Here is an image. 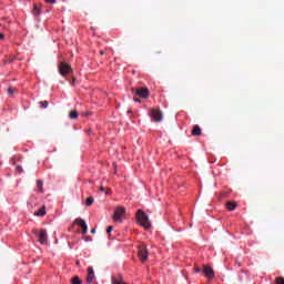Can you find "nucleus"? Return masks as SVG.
<instances>
[{
	"instance_id": "1",
	"label": "nucleus",
	"mask_w": 284,
	"mask_h": 284,
	"mask_svg": "<svg viewBox=\"0 0 284 284\" xmlns=\"http://www.w3.org/2000/svg\"><path fill=\"white\" fill-rule=\"evenodd\" d=\"M136 219L139 224L144 227V230H150L152 227V223L150 222V217L148 214L141 210L138 211L136 213Z\"/></svg>"
},
{
	"instance_id": "2",
	"label": "nucleus",
	"mask_w": 284,
	"mask_h": 284,
	"mask_svg": "<svg viewBox=\"0 0 284 284\" xmlns=\"http://www.w3.org/2000/svg\"><path fill=\"white\" fill-rule=\"evenodd\" d=\"M124 217H125V207L118 206L113 214V221H115V223H123Z\"/></svg>"
},
{
	"instance_id": "3",
	"label": "nucleus",
	"mask_w": 284,
	"mask_h": 284,
	"mask_svg": "<svg viewBox=\"0 0 284 284\" xmlns=\"http://www.w3.org/2000/svg\"><path fill=\"white\" fill-rule=\"evenodd\" d=\"M59 72L61 77H68V74H72V67L65 62H60Z\"/></svg>"
},
{
	"instance_id": "4",
	"label": "nucleus",
	"mask_w": 284,
	"mask_h": 284,
	"mask_svg": "<svg viewBox=\"0 0 284 284\" xmlns=\"http://www.w3.org/2000/svg\"><path fill=\"white\" fill-rule=\"evenodd\" d=\"M138 256L142 263L148 261V246L145 244H141L138 248Z\"/></svg>"
},
{
	"instance_id": "5",
	"label": "nucleus",
	"mask_w": 284,
	"mask_h": 284,
	"mask_svg": "<svg viewBox=\"0 0 284 284\" xmlns=\"http://www.w3.org/2000/svg\"><path fill=\"white\" fill-rule=\"evenodd\" d=\"M132 92L141 97V99H148L150 97V89L148 88L132 89Z\"/></svg>"
},
{
	"instance_id": "6",
	"label": "nucleus",
	"mask_w": 284,
	"mask_h": 284,
	"mask_svg": "<svg viewBox=\"0 0 284 284\" xmlns=\"http://www.w3.org/2000/svg\"><path fill=\"white\" fill-rule=\"evenodd\" d=\"M150 116L155 121V123H160V121H163V113L159 109H151Z\"/></svg>"
},
{
	"instance_id": "7",
	"label": "nucleus",
	"mask_w": 284,
	"mask_h": 284,
	"mask_svg": "<svg viewBox=\"0 0 284 284\" xmlns=\"http://www.w3.org/2000/svg\"><path fill=\"white\" fill-rule=\"evenodd\" d=\"M38 241L41 245H48V231H45V229L39 231Z\"/></svg>"
},
{
	"instance_id": "8",
	"label": "nucleus",
	"mask_w": 284,
	"mask_h": 284,
	"mask_svg": "<svg viewBox=\"0 0 284 284\" xmlns=\"http://www.w3.org/2000/svg\"><path fill=\"white\" fill-rule=\"evenodd\" d=\"M202 272L205 275V277L209 278V281H212V278H214V268H212V266L203 265Z\"/></svg>"
},
{
	"instance_id": "9",
	"label": "nucleus",
	"mask_w": 284,
	"mask_h": 284,
	"mask_svg": "<svg viewBox=\"0 0 284 284\" xmlns=\"http://www.w3.org/2000/svg\"><path fill=\"white\" fill-rule=\"evenodd\" d=\"M95 276H94V268H92V266L88 267V276H87V283L88 284H93L95 281Z\"/></svg>"
},
{
	"instance_id": "10",
	"label": "nucleus",
	"mask_w": 284,
	"mask_h": 284,
	"mask_svg": "<svg viewBox=\"0 0 284 284\" xmlns=\"http://www.w3.org/2000/svg\"><path fill=\"white\" fill-rule=\"evenodd\" d=\"M11 161H12L13 165H16V172L18 174H21V172H23V168L20 164H17V163H19V161H21V158L16 156Z\"/></svg>"
},
{
	"instance_id": "11",
	"label": "nucleus",
	"mask_w": 284,
	"mask_h": 284,
	"mask_svg": "<svg viewBox=\"0 0 284 284\" xmlns=\"http://www.w3.org/2000/svg\"><path fill=\"white\" fill-rule=\"evenodd\" d=\"M192 136H201V126L199 124L193 126Z\"/></svg>"
},
{
	"instance_id": "12",
	"label": "nucleus",
	"mask_w": 284,
	"mask_h": 284,
	"mask_svg": "<svg viewBox=\"0 0 284 284\" xmlns=\"http://www.w3.org/2000/svg\"><path fill=\"white\" fill-rule=\"evenodd\" d=\"M74 223H75V225H79L81 229L88 226V224H85V221L82 219H75Z\"/></svg>"
},
{
	"instance_id": "13",
	"label": "nucleus",
	"mask_w": 284,
	"mask_h": 284,
	"mask_svg": "<svg viewBox=\"0 0 284 284\" xmlns=\"http://www.w3.org/2000/svg\"><path fill=\"white\" fill-rule=\"evenodd\" d=\"M226 207L230 212H234L236 210V202H227Z\"/></svg>"
},
{
	"instance_id": "14",
	"label": "nucleus",
	"mask_w": 284,
	"mask_h": 284,
	"mask_svg": "<svg viewBox=\"0 0 284 284\" xmlns=\"http://www.w3.org/2000/svg\"><path fill=\"white\" fill-rule=\"evenodd\" d=\"M47 210L45 205H42L38 211H37V216H45Z\"/></svg>"
},
{
	"instance_id": "15",
	"label": "nucleus",
	"mask_w": 284,
	"mask_h": 284,
	"mask_svg": "<svg viewBox=\"0 0 284 284\" xmlns=\"http://www.w3.org/2000/svg\"><path fill=\"white\" fill-rule=\"evenodd\" d=\"M38 104L41 110H45V108H48V105H50V103L48 101H41Z\"/></svg>"
},
{
	"instance_id": "16",
	"label": "nucleus",
	"mask_w": 284,
	"mask_h": 284,
	"mask_svg": "<svg viewBox=\"0 0 284 284\" xmlns=\"http://www.w3.org/2000/svg\"><path fill=\"white\" fill-rule=\"evenodd\" d=\"M112 284H125L121 277H113L112 278Z\"/></svg>"
},
{
	"instance_id": "17",
	"label": "nucleus",
	"mask_w": 284,
	"mask_h": 284,
	"mask_svg": "<svg viewBox=\"0 0 284 284\" xmlns=\"http://www.w3.org/2000/svg\"><path fill=\"white\" fill-rule=\"evenodd\" d=\"M69 116H70V119H78L79 112H77V111H71V112L69 113Z\"/></svg>"
},
{
	"instance_id": "18",
	"label": "nucleus",
	"mask_w": 284,
	"mask_h": 284,
	"mask_svg": "<svg viewBox=\"0 0 284 284\" xmlns=\"http://www.w3.org/2000/svg\"><path fill=\"white\" fill-rule=\"evenodd\" d=\"M92 203H94V197H92V196L88 197V199H87V202H85V205H87L88 207H90V205H92Z\"/></svg>"
},
{
	"instance_id": "19",
	"label": "nucleus",
	"mask_w": 284,
	"mask_h": 284,
	"mask_svg": "<svg viewBox=\"0 0 284 284\" xmlns=\"http://www.w3.org/2000/svg\"><path fill=\"white\" fill-rule=\"evenodd\" d=\"M81 278H79V276H75L71 280V284H81Z\"/></svg>"
},
{
	"instance_id": "20",
	"label": "nucleus",
	"mask_w": 284,
	"mask_h": 284,
	"mask_svg": "<svg viewBox=\"0 0 284 284\" xmlns=\"http://www.w3.org/2000/svg\"><path fill=\"white\" fill-rule=\"evenodd\" d=\"M275 284H284V278L283 277L275 278Z\"/></svg>"
},
{
	"instance_id": "21",
	"label": "nucleus",
	"mask_w": 284,
	"mask_h": 284,
	"mask_svg": "<svg viewBox=\"0 0 284 284\" xmlns=\"http://www.w3.org/2000/svg\"><path fill=\"white\" fill-rule=\"evenodd\" d=\"M112 230H114V226H109L106 229V234H112Z\"/></svg>"
},
{
	"instance_id": "22",
	"label": "nucleus",
	"mask_w": 284,
	"mask_h": 284,
	"mask_svg": "<svg viewBox=\"0 0 284 284\" xmlns=\"http://www.w3.org/2000/svg\"><path fill=\"white\" fill-rule=\"evenodd\" d=\"M13 92H16V89L12 88V87H10V88L8 89V94H12Z\"/></svg>"
},
{
	"instance_id": "23",
	"label": "nucleus",
	"mask_w": 284,
	"mask_h": 284,
	"mask_svg": "<svg viewBox=\"0 0 284 284\" xmlns=\"http://www.w3.org/2000/svg\"><path fill=\"white\" fill-rule=\"evenodd\" d=\"M194 272H195L196 274H201V268H200L199 266H195V267H194Z\"/></svg>"
},
{
	"instance_id": "24",
	"label": "nucleus",
	"mask_w": 284,
	"mask_h": 284,
	"mask_svg": "<svg viewBox=\"0 0 284 284\" xmlns=\"http://www.w3.org/2000/svg\"><path fill=\"white\" fill-rule=\"evenodd\" d=\"M82 234H88V226L82 227Z\"/></svg>"
},
{
	"instance_id": "25",
	"label": "nucleus",
	"mask_w": 284,
	"mask_h": 284,
	"mask_svg": "<svg viewBox=\"0 0 284 284\" xmlns=\"http://www.w3.org/2000/svg\"><path fill=\"white\" fill-rule=\"evenodd\" d=\"M47 3H57V0H45Z\"/></svg>"
},
{
	"instance_id": "26",
	"label": "nucleus",
	"mask_w": 284,
	"mask_h": 284,
	"mask_svg": "<svg viewBox=\"0 0 284 284\" xmlns=\"http://www.w3.org/2000/svg\"><path fill=\"white\" fill-rule=\"evenodd\" d=\"M133 101H135V103H141V99L139 98H134Z\"/></svg>"
},
{
	"instance_id": "27",
	"label": "nucleus",
	"mask_w": 284,
	"mask_h": 284,
	"mask_svg": "<svg viewBox=\"0 0 284 284\" xmlns=\"http://www.w3.org/2000/svg\"><path fill=\"white\" fill-rule=\"evenodd\" d=\"M37 185H38V187H41V185H43V182L42 181H38Z\"/></svg>"
},
{
	"instance_id": "28",
	"label": "nucleus",
	"mask_w": 284,
	"mask_h": 284,
	"mask_svg": "<svg viewBox=\"0 0 284 284\" xmlns=\"http://www.w3.org/2000/svg\"><path fill=\"white\" fill-rule=\"evenodd\" d=\"M6 36L3 33H0V41H2V39H4Z\"/></svg>"
},
{
	"instance_id": "29",
	"label": "nucleus",
	"mask_w": 284,
	"mask_h": 284,
	"mask_svg": "<svg viewBox=\"0 0 284 284\" xmlns=\"http://www.w3.org/2000/svg\"><path fill=\"white\" fill-rule=\"evenodd\" d=\"M91 234H97V229H92Z\"/></svg>"
},
{
	"instance_id": "30",
	"label": "nucleus",
	"mask_w": 284,
	"mask_h": 284,
	"mask_svg": "<svg viewBox=\"0 0 284 284\" xmlns=\"http://www.w3.org/2000/svg\"><path fill=\"white\" fill-rule=\"evenodd\" d=\"M100 192H105V187L100 186Z\"/></svg>"
},
{
	"instance_id": "31",
	"label": "nucleus",
	"mask_w": 284,
	"mask_h": 284,
	"mask_svg": "<svg viewBox=\"0 0 284 284\" xmlns=\"http://www.w3.org/2000/svg\"><path fill=\"white\" fill-rule=\"evenodd\" d=\"M105 194H112V191L110 189H108Z\"/></svg>"
},
{
	"instance_id": "32",
	"label": "nucleus",
	"mask_w": 284,
	"mask_h": 284,
	"mask_svg": "<svg viewBox=\"0 0 284 284\" xmlns=\"http://www.w3.org/2000/svg\"><path fill=\"white\" fill-rule=\"evenodd\" d=\"M100 54H101V55L105 54V51H104V50H101V51H100Z\"/></svg>"
},
{
	"instance_id": "33",
	"label": "nucleus",
	"mask_w": 284,
	"mask_h": 284,
	"mask_svg": "<svg viewBox=\"0 0 284 284\" xmlns=\"http://www.w3.org/2000/svg\"><path fill=\"white\" fill-rule=\"evenodd\" d=\"M33 10H34V11L37 10V4H33Z\"/></svg>"
},
{
	"instance_id": "34",
	"label": "nucleus",
	"mask_w": 284,
	"mask_h": 284,
	"mask_svg": "<svg viewBox=\"0 0 284 284\" xmlns=\"http://www.w3.org/2000/svg\"><path fill=\"white\" fill-rule=\"evenodd\" d=\"M74 81H75V79L72 80L71 85H74Z\"/></svg>"
},
{
	"instance_id": "35",
	"label": "nucleus",
	"mask_w": 284,
	"mask_h": 284,
	"mask_svg": "<svg viewBox=\"0 0 284 284\" xmlns=\"http://www.w3.org/2000/svg\"><path fill=\"white\" fill-rule=\"evenodd\" d=\"M33 214H34V216H37V212H34Z\"/></svg>"
}]
</instances>
